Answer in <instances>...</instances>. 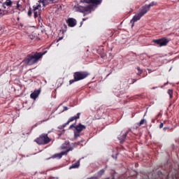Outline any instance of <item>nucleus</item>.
Returning <instances> with one entry per match:
<instances>
[{
  "instance_id": "26",
  "label": "nucleus",
  "mask_w": 179,
  "mask_h": 179,
  "mask_svg": "<svg viewBox=\"0 0 179 179\" xmlns=\"http://www.w3.org/2000/svg\"><path fill=\"white\" fill-rule=\"evenodd\" d=\"M87 179H99V176H92V177L88 178Z\"/></svg>"
},
{
  "instance_id": "5",
  "label": "nucleus",
  "mask_w": 179,
  "mask_h": 179,
  "mask_svg": "<svg viewBox=\"0 0 179 179\" xmlns=\"http://www.w3.org/2000/svg\"><path fill=\"white\" fill-rule=\"evenodd\" d=\"M169 42L170 40L164 37L159 39H154L152 41V43L157 44V45H159V47H166Z\"/></svg>"
},
{
  "instance_id": "39",
  "label": "nucleus",
  "mask_w": 179,
  "mask_h": 179,
  "mask_svg": "<svg viewBox=\"0 0 179 179\" xmlns=\"http://www.w3.org/2000/svg\"><path fill=\"white\" fill-rule=\"evenodd\" d=\"M1 8H0V12H1Z\"/></svg>"
},
{
  "instance_id": "10",
  "label": "nucleus",
  "mask_w": 179,
  "mask_h": 179,
  "mask_svg": "<svg viewBox=\"0 0 179 179\" xmlns=\"http://www.w3.org/2000/svg\"><path fill=\"white\" fill-rule=\"evenodd\" d=\"M55 0H38V4L41 5L42 3L43 8H45L47 5H50V3H54Z\"/></svg>"
},
{
  "instance_id": "21",
  "label": "nucleus",
  "mask_w": 179,
  "mask_h": 179,
  "mask_svg": "<svg viewBox=\"0 0 179 179\" xmlns=\"http://www.w3.org/2000/svg\"><path fill=\"white\" fill-rule=\"evenodd\" d=\"M145 122H146V120L142 119L140 121V122L138 123V127H142V125H143V124H145Z\"/></svg>"
},
{
  "instance_id": "29",
  "label": "nucleus",
  "mask_w": 179,
  "mask_h": 179,
  "mask_svg": "<svg viewBox=\"0 0 179 179\" xmlns=\"http://www.w3.org/2000/svg\"><path fill=\"white\" fill-rule=\"evenodd\" d=\"M63 27H64V29H68V26H66V24H64Z\"/></svg>"
},
{
  "instance_id": "14",
  "label": "nucleus",
  "mask_w": 179,
  "mask_h": 179,
  "mask_svg": "<svg viewBox=\"0 0 179 179\" xmlns=\"http://www.w3.org/2000/svg\"><path fill=\"white\" fill-rule=\"evenodd\" d=\"M75 129L77 132H82V131H84V129H86V126L82 124H78V125L76 126Z\"/></svg>"
},
{
  "instance_id": "22",
  "label": "nucleus",
  "mask_w": 179,
  "mask_h": 179,
  "mask_svg": "<svg viewBox=\"0 0 179 179\" xmlns=\"http://www.w3.org/2000/svg\"><path fill=\"white\" fill-rule=\"evenodd\" d=\"M105 172H106V171L104 169H101V171H99L98 172V176L99 177H101V176H103V174H104Z\"/></svg>"
},
{
  "instance_id": "7",
  "label": "nucleus",
  "mask_w": 179,
  "mask_h": 179,
  "mask_svg": "<svg viewBox=\"0 0 179 179\" xmlns=\"http://www.w3.org/2000/svg\"><path fill=\"white\" fill-rule=\"evenodd\" d=\"M38 8H41V4H37L36 6H33L34 16L35 19L41 15V10L38 9Z\"/></svg>"
},
{
  "instance_id": "31",
  "label": "nucleus",
  "mask_w": 179,
  "mask_h": 179,
  "mask_svg": "<svg viewBox=\"0 0 179 179\" xmlns=\"http://www.w3.org/2000/svg\"><path fill=\"white\" fill-rule=\"evenodd\" d=\"M68 110V107L64 106V111H66Z\"/></svg>"
},
{
  "instance_id": "27",
  "label": "nucleus",
  "mask_w": 179,
  "mask_h": 179,
  "mask_svg": "<svg viewBox=\"0 0 179 179\" xmlns=\"http://www.w3.org/2000/svg\"><path fill=\"white\" fill-rule=\"evenodd\" d=\"M73 128H76V127H75V124H74L70 125L69 129H72Z\"/></svg>"
},
{
  "instance_id": "13",
  "label": "nucleus",
  "mask_w": 179,
  "mask_h": 179,
  "mask_svg": "<svg viewBox=\"0 0 179 179\" xmlns=\"http://www.w3.org/2000/svg\"><path fill=\"white\" fill-rule=\"evenodd\" d=\"M67 23L69 27H75L77 22L75 18H69L67 20Z\"/></svg>"
},
{
  "instance_id": "8",
  "label": "nucleus",
  "mask_w": 179,
  "mask_h": 179,
  "mask_svg": "<svg viewBox=\"0 0 179 179\" xmlns=\"http://www.w3.org/2000/svg\"><path fill=\"white\" fill-rule=\"evenodd\" d=\"M150 10L147 5L142 6L138 11V13L143 17L145 16Z\"/></svg>"
},
{
  "instance_id": "37",
  "label": "nucleus",
  "mask_w": 179,
  "mask_h": 179,
  "mask_svg": "<svg viewBox=\"0 0 179 179\" xmlns=\"http://www.w3.org/2000/svg\"><path fill=\"white\" fill-rule=\"evenodd\" d=\"M73 145H74V146H76V143H75Z\"/></svg>"
},
{
  "instance_id": "17",
  "label": "nucleus",
  "mask_w": 179,
  "mask_h": 179,
  "mask_svg": "<svg viewBox=\"0 0 179 179\" xmlns=\"http://www.w3.org/2000/svg\"><path fill=\"white\" fill-rule=\"evenodd\" d=\"M103 2V0H92L91 3L92 5H100Z\"/></svg>"
},
{
  "instance_id": "23",
  "label": "nucleus",
  "mask_w": 179,
  "mask_h": 179,
  "mask_svg": "<svg viewBox=\"0 0 179 179\" xmlns=\"http://www.w3.org/2000/svg\"><path fill=\"white\" fill-rule=\"evenodd\" d=\"M79 136H80V132H78V131H75L74 132V137L75 138H79Z\"/></svg>"
},
{
  "instance_id": "20",
  "label": "nucleus",
  "mask_w": 179,
  "mask_h": 179,
  "mask_svg": "<svg viewBox=\"0 0 179 179\" xmlns=\"http://www.w3.org/2000/svg\"><path fill=\"white\" fill-rule=\"evenodd\" d=\"M167 93H168V94L169 95V98H170V99H173V90H169L167 91Z\"/></svg>"
},
{
  "instance_id": "9",
  "label": "nucleus",
  "mask_w": 179,
  "mask_h": 179,
  "mask_svg": "<svg viewBox=\"0 0 179 179\" xmlns=\"http://www.w3.org/2000/svg\"><path fill=\"white\" fill-rule=\"evenodd\" d=\"M79 118H80V113H77V115L76 116L71 117L69 119V120L67 121L66 123H65L64 124H63V127L65 128V127H66V125H69L70 122H73V121H75V120H79Z\"/></svg>"
},
{
  "instance_id": "12",
  "label": "nucleus",
  "mask_w": 179,
  "mask_h": 179,
  "mask_svg": "<svg viewBox=\"0 0 179 179\" xmlns=\"http://www.w3.org/2000/svg\"><path fill=\"white\" fill-rule=\"evenodd\" d=\"M141 17H142V16L141 15V14L138 13L136 15H135L133 18L131 20V23H135V22H138V20H141ZM132 27H134V24H132Z\"/></svg>"
},
{
  "instance_id": "25",
  "label": "nucleus",
  "mask_w": 179,
  "mask_h": 179,
  "mask_svg": "<svg viewBox=\"0 0 179 179\" xmlns=\"http://www.w3.org/2000/svg\"><path fill=\"white\" fill-rule=\"evenodd\" d=\"M92 0H84V2H85V3H92Z\"/></svg>"
},
{
  "instance_id": "35",
  "label": "nucleus",
  "mask_w": 179,
  "mask_h": 179,
  "mask_svg": "<svg viewBox=\"0 0 179 179\" xmlns=\"http://www.w3.org/2000/svg\"><path fill=\"white\" fill-rule=\"evenodd\" d=\"M27 34H30L29 31L28 32H26Z\"/></svg>"
},
{
  "instance_id": "32",
  "label": "nucleus",
  "mask_w": 179,
  "mask_h": 179,
  "mask_svg": "<svg viewBox=\"0 0 179 179\" xmlns=\"http://www.w3.org/2000/svg\"><path fill=\"white\" fill-rule=\"evenodd\" d=\"M131 80H132V83H135V82H136V80H132V79H131Z\"/></svg>"
},
{
  "instance_id": "38",
  "label": "nucleus",
  "mask_w": 179,
  "mask_h": 179,
  "mask_svg": "<svg viewBox=\"0 0 179 179\" xmlns=\"http://www.w3.org/2000/svg\"><path fill=\"white\" fill-rule=\"evenodd\" d=\"M59 40H62V38H59Z\"/></svg>"
},
{
  "instance_id": "33",
  "label": "nucleus",
  "mask_w": 179,
  "mask_h": 179,
  "mask_svg": "<svg viewBox=\"0 0 179 179\" xmlns=\"http://www.w3.org/2000/svg\"><path fill=\"white\" fill-rule=\"evenodd\" d=\"M85 20H87V18H83V22H85Z\"/></svg>"
},
{
  "instance_id": "30",
  "label": "nucleus",
  "mask_w": 179,
  "mask_h": 179,
  "mask_svg": "<svg viewBox=\"0 0 179 179\" xmlns=\"http://www.w3.org/2000/svg\"><path fill=\"white\" fill-rule=\"evenodd\" d=\"M163 127H164V124H163V123H161V124H159V128L162 129V128H163Z\"/></svg>"
},
{
  "instance_id": "2",
  "label": "nucleus",
  "mask_w": 179,
  "mask_h": 179,
  "mask_svg": "<svg viewBox=\"0 0 179 179\" xmlns=\"http://www.w3.org/2000/svg\"><path fill=\"white\" fill-rule=\"evenodd\" d=\"M88 76H90V73L86 71H80L73 73V79L69 80V85L75 83V82H79V80H83Z\"/></svg>"
},
{
  "instance_id": "36",
  "label": "nucleus",
  "mask_w": 179,
  "mask_h": 179,
  "mask_svg": "<svg viewBox=\"0 0 179 179\" xmlns=\"http://www.w3.org/2000/svg\"><path fill=\"white\" fill-rule=\"evenodd\" d=\"M112 179H115V178H114V176H112Z\"/></svg>"
},
{
  "instance_id": "11",
  "label": "nucleus",
  "mask_w": 179,
  "mask_h": 179,
  "mask_svg": "<svg viewBox=\"0 0 179 179\" xmlns=\"http://www.w3.org/2000/svg\"><path fill=\"white\" fill-rule=\"evenodd\" d=\"M40 93H41V90H34V92L30 94L31 99L36 100V99L40 96Z\"/></svg>"
},
{
  "instance_id": "24",
  "label": "nucleus",
  "mask_w": 179,
  "mask_h": 179,
  "mask_svg": "<svg viewBox=\"0 0 179 179\" xmlns=\"http://www.w3.org/2000/svg\"><path fill=\"white\" fill-rule=\"evenodd\" d=\"M28 16H31L32 12H31V8L29 7V10L27 13Z\"/></svg>"
},
{
  "instance_id": "16",
  "label": "nucleus",
  "mask_w": 179,
  "mask_h": 179,
  "mask_svg": "<svg viewBox=\"0 0 179 179\" xmlns=\"http://www.w3.org/2000/svg\"><path fill=\"white\" fill-rule=\"evenodd\" d=\"M13 2L11 0H6L4 3H2V6L4 9H6V6H12Z\"/></svg>"
},
{
  "instance_id": "34",
  "label": "nucleus",
  "mask_w": 179,
  "mask_h": 179,
  "mask_svg": "<svg viewBox=\"0 0 179 179\" xmlns=\"http://www.w3.org/2000/svg\"><path fill=\"white\" fill-rule=\"evenodd\" d=\"M157 87H154L152 88V90H155V89H156Z\"/></svg>"
},
{
  "instance_id": "1",
  "label": "nucleus",
  "mask_w": 179,
  "mask_h": 179,
  "mask_svg": "<svg viewBox=\"0 0 179 179\" xmlns=\"http://www.w3.org/2000/svg\"><path fill=\"white\" fill-rule=\"evenodd\" d=\"M47 51L41 53V52H36L34 55H27V56L24 59V62L27 64V65H34L36 62H38V59L41 58Z\"/></svg>"
},
{
  "instance_id": "18",
  "label": "nucleus",
  "mask_w": 179,
  "mask_h": 179,
  "mask_svg": "<svg viewBox=\"0 0 179 179\" xmlns=\"http://www.w3.org/2000/svg\"><path fill=\"white\" fill-rule=\"evenodd\" d=\"M80 166V164L79 162H76L73 164L72 166L69 167L70 170H72V169H78Z\"/></svg>"
},
{
  "instance_id": "4",
  "label": "nucleus",
  "mask_w": 179,
  "mask_h": 179,
  "mask_svg": "<svg viewBox=\"0 0 179 179\" xmlns=\"http://www.w3.org/2000/svg\"><path fill=\"white\" fill-rule=\"evenodd\" d=\"M35 142L38 145H48L51 142V138H49L48 134H43L35 140Z\"/></svg>"
},
{
  "instance_id": "3",
  "label": "nucleus",
  "mask_w": 179,
  "mask_h": 179,
  "mask_svg": "<svg viewBox=\"0 0 179 179\" xmlns=\"http://www.w3.org/2000/svg\"><path fill=\"white\" fill-rule=\"evenodd\" d=\"M76 12H80V13H84V16L86 15H89V13H92V10H94V5H89L87 6H75L74 7Z\"/></svg>"
},
{
  "instance_id": "6",
  "label": "nucleus",
  "mask_w": 179,
  "mask_h": 179,
  "mask_svg": "<svg viewBox=\"0 0 179 179\" xmlns=\"http://www.w3.org/2000/svg\"><path fill=\"white\" fill-rule=\"evenodd\" d=\"M73 150V147H70L69 149H67L66 151H63L60 153L58 154H55L53 155V157L57 158V159H61L62 157V156H65L66 155H68V153H69V152Z\"/></svg>"
},
{
  "instance_id": "19",
  "label": "nucleus",
  "mask_w": 179,
  "mask_h": 179,
  "mask_svg": "<svg viewBox=\"0 0 179 179\" xmlns=\"http://www.w3.org/2000/svg\"><path fill=\"white\" fill-rule=\"evenodd\" d=\"M148 9H150L152 6H157V2L156 1H152L150 4L146 5Z\"/></svg>"
},
{
  "instance_id": "15",
  "label": "nucleus",
  "mask_w": 179,
  "mask_h": 179,
  "mask_svg": "<svg viewBox=\"0 0 179 179\" xmlns=\"http://www.w3.org/2000/svg\"><path fill=\"white\" fill-rule=\"evenodd\" d=\"M129 131H131V130H128L124 134H123L122 136H120L118 137L119 141H120V143H124L125 142L127 135H128V134H129Z\"/></svg>"
},
{
  "instance_id": "28",
  "label": "nucleus",
  "mask_w": 179,
  "mask_h": 179,
  "mask_svg": "<svg viewBox=\"0 0 179 179\" xmlns=\"http://www.w3.org/2000/svg\"><path fill=\"white\" fill-rule=\"evenodd\" d=\"M137 69L139 71V75H141L142 73V70H141V67H137Z\"/></svg>"
}]
</instances>
